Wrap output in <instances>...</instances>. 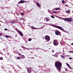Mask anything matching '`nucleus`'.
<instances>
[{
	"label": "nucleus",
	"instance_id": "obj_1",
	"mask_svg": "<svg viewBox=\"0 0 73 73\" xmlns=\"http://www.w3.org/2000/svg\"><path fill=\"white\" fill-rule=\"evenodd\" d=\"M55 66L58 69V71L60 72V70H61V67L62 66V63L60 61H57L55 62Z\"/></svg>",
	"mask_w": 73,
	"mask_h": 73
},
{
	"label": "nucleus",
	"instance_id": "obj_2",
	"mask_svg": "<svg viewBox=\"0 0 73 73\" xmlns=\"http://www.w3.org/2000/svg\"><path fill=\"white\" fill-rule=\"evenodd\" d=\"M53 27H55V28H58V29H60V30L62 31H63V32H66V31L64 30V29H63L62 27L60 26L56 25H53Z\"/></svg>",
	"mask_w": 73,
	"mask_h": 73
},
{
	"label": "nucleus",
	"instance_id": "obj_3",
	"mask_svg": "<svg viewBox=\"0 0 73 73\" xmlns=\"http://www.w3.org/2000/svg\"><path fill=\"white\" fill-rule=\"evenodd\" d=\"M64 20L68 21V22H72L73 21V19L72 18H66L64 19Z\"/></svg>",
	"mask_w": 73,
	"mask_h": 73
},
{
	"label": "nucleus",
	"instance_id": "obj_4",
	"mask_svg": "<svg viewBox=\"0 0 73 73\" xmlns=\"http://www.w3.org/2000/svg\"><path fill=\"white\" fill-rule=\"evenodd\" d=\"M45 38L46 40H47V41H49L50 40V36L48 35H46L45 37Z\"/></svg>",
	"mask_w": 73,
	"mask_h": 73
},
{
	"label": "nucleus",
	"instance_id": "obj_5",
	"mask_svg": "<svg viewBox=\"0 0 73 73\" xmlns=\"http://www.w3.org/2000/svg\"><path fill=\"white\" fill-rule=\"evenodd\" d=\"M53 44L54 45L56 46L58 45V42L56 40H55L53 41Z\"/></svg>",
	"mask_w": 73,
	"mask_h": 73
},
{
	"label": "nucleus",
	"instance_id": "obj_6",
	"mask_svg": "<svg viewBox=\"0 0 73 73\" xmlns=\"http://www.w3.org/2000/svg\"><path fill=\"white\" fill-rule=\"evenodd\" d=\"M17 32L18 33H19V35H20V36H21L23 37V36H24L23 35V33L22 32H21V31H20L19 30H17Z\"/></svg>",
	"mask_w": 73,
	"mask_h": 73
},
{
	"label": "nucleus",
	"instance_id": "obj_7",
	"mask_svg": "<svg viewBox=\"0 0 73 73\" xmlns=\"http://www.w3.org/2000/svg\"><path fill=\"white\" fill-rule=\"evenodd\" d=\"M26 1H24V0H21L19 1L18 3V4H22L23 3H25Z\"/></svg>",
	"mask_w": 73,
	"mask_h": 73
},
{
	"label": "nucleus",
	"instance_id": "obj_8",
	"mask_svg": "<svg viewBox=\"0 0 73 73\" xmlns=\"http://www.w3.org/2000/svg\"><path fill=\"white\" fill-rule=\"evenodd\" d=\"M55 33L56 35H60V33L58 31H55Z\"/></svg>",
	"mask_w": 73,
	"mask_h": 73
},
{
	"label": "nucleus",
	"instance_id": "obj_9",
	"mask_svg": "<svg viewBox=\"0 0 73 73\" xmlns=\"http://www.w3.org/2000/svg\"><path fill=\"white\" fill-rule=\"evenodd\" d=\"M44 21H46H46H49V18L47 17L45 18L44 19Z\"/></svg>",
	"mask_w": 73,
	"mask_h": 73
},
{
	"label": "nucleus",
	"instance_id": "obj_10",
	"mask_svg": "<svg viewBox=\"0 0 73 73\" xmlns=\"http://www.w3.org/2000/svg\"><path fill=\"white\" fill-rule=\"evenodd\" d=\"M36 5L37 6V7H39V8H40V7H41L40 6V4L38 3H36Z\"/></svg>",
	"mask_w": 73,
	"mask_h": 73
},
{
	"label": "nucleus",
	"instance_id": "obj_11",
	"mask_svg": "<svg viewBox=\"0 0 73 73\" xmlns=\"http://www.w3.org/2000/svg\"><path fill=\"white\" fill-rule=\"evenodd\" d=\"M31 28L33 29H36V28L35 27H34L32 26H31Z\"/></svg>",
	"mask_w": 73,
	"mask_h": 73
},
{
	"label": "nucleus",
	"instance_id": "obj_12",
	"mask_svg": "<svg viewBox=\"0 0 73 73\" xmlns=\"http://www.w3.org/2000/svg\"><path fill=\"white\" fill-rule=\"evenodd\" d=\"M20 57L21 58H25V56L23 55H21Z\"/></svg>",
	"mask_w": 73,
	"mask_h": 73
},
{
	"label": "nucleus",
	"instance_id": "obj_13",
	"mask_svg": "<svg viewBox=\"0 0 73 73\" xmlns=\"http://www.w3.org/2000/svg\"><path fill=\"white\" fill-rule=\"evenodd\" d=\"M5 37L6 38H10L11 37V36L7 35H5Z\"/></svg>",
	"mask_w": 73,
	"mask_h": 73
},
{
	"label": "nucleus",
	"instance_id": "obj_14",
	"mask_svg": "<svg viewBox=\"0 0 73 73\" xmlns=\"http://www.w3.org/2000/svg\"><path fill=\"white\" fill-rule=\"evenodd\" d=\"M58 12H59V11H53V13H58Z\"/></svg>",
	"mask_w": 73,
	"mask_h": 73
},
{
	"label": "nucleus",
	"instance_id": "obj_15",
	"mask_svg": "<svg viewBox=\"0 0 73 73\" xmlns=\"http://www.w3.org/2000/svg\"><path fill=\"white\" fill-rule=\"evenodd\" d=\"M11 23V24H15V22L14 21H11L10 22Z\"/></svg>",
	"mask_w": 73,
	"mask_h": 73
},
{
	"label": "nucleus",
	"instance_id": "obj_16",
	"mask_svg": "<svg viewBox=\"0 0 73 73\" xmlns=\"http://www.w3.org/2000/svg\"><path fill=\"white\" fill-rule=\"evenodd\" d=\"M31 70H32V68H30L28 69V70H27V71L29 72V71H31Z\"/></svg>",
	"mask_w": 73,
	"mask_h": 73
},
{
	"label": "nucleus",
	"instance_id": "obj_17",
	"mask_svg": "<svg viewBox=\"0 0 73 73\" xmlns=\"http://www.w3.org/2000/svg\"><path fill=\"white\" fill-rule=\"evenodd\" d=\"M62 2L63 4H65V2L64 0H62Z\"/></svg>",
	"mask_w": 73,
	"mask_h": 73
},
{
	"label": "nucleus",
	"instance_id": "obj_18",
	"mask_svg": "<svg viewBox=\"0 0 73 73\" xmlns=\"http://www.w3.org/2000/svg\"><path fill=\"white\" fill-rule=\"evenodd\" d=\"M66 13H70V11H66Z\"/></svg>",
	"mask_w": 73,
	"mask_h": 73
},
{
	"label": "nucleus",
	"instance_id": "obj_19",
	"mask_svg": "<svg viewBox=\"0 0 73 73\" xmlns=\"http://www.w3.org/2000/svg\"><path fill=\"white\" fill-rule=\"evenodd\" d=\"M31 40H32V38H30L28 39L29 41H31Z\"/></svg>",
	"mask_w": 73,
	"mask_h": 73
},
{
	"label": "nucleus",
	"instance_id": "obj_20",
	"mask_svg": "<svg viewBox=\"0 0 73 73\" xmlns=\"http://www.w3.org/2000/svg\"><path fill=\"white\" fill-rule=\"evenodd\" d=\"M20 59V57L17 56V59Z\"/></svg>",
	"mask_w": 73,
	"mask_h": 73
},
{
	"label": "nucleus",
	"instance_id": "obj_21",
	"mask_svg": "<svg viewBox=\"0 0 73 73\" xmlns=\"http://www.w3.org/2000/svg\"><path fill=\"white\" fill-rule=\"evenodd\" d=\"M3 58L2 57H0V60H3Z\"/></svg>",
	"mask_w": 73,
	"mask_h": 73
},
{
	"label": "nucleus",
	"instance_id": "obj_22",
	"mask_svg": "<svg viewBox=\"0 0 73 73\" xmlns=\"http://www.w3.org/2000/svg\"><path fill=\"white\" fill-rule=\"evenodd\" d=\"M61 57H62V58H64V57H65V56H64L62 55L61 56Z\"/></svg>",
	"mask_w": 73,
	"mask_h": 73
},
{
	"label": "nucleus",
	"instance_id": "obj_23",
	"mask_svg": "<svg viewBox=\"0 0 73 73\" xmlns=\"http://www.w3.org/2000/svg\"><path fill=\"white\" fill-rule=\"evenodd\" d=\"M51 17H52V18H54V17L52 16V15H51Z\"/></svg>",
	"mask_w": 73,
	"mask_h": 73
},
{
	"label": "nucleus",
	"instance_id": "obj_24",
	"mask_svg": "<svg viewBox=\"0 0 73 73\" xmlns=\"http://www.w3.org/2000/svg\"><path fill=\"white\" fill-rule=\"evenodd\" d=\"M18 55H19V56H20L22 55L21 54H20V53H19L18 54Z\"/></svg>",
	"mask_w": 73,
	"mask_h": 73
},
{
	"label": "nucleus",
	"instance_id": "obj_25",
	"mask_svg": "<svg viewBox=\"0 0 73 73\" xmlns=\"http://www.w3.org/2000/svg\"><path fill=\"white\" fill-rule=\"evenodd\" d=\"M69 68L71 69H73V68H72V67H71L70 66Z\"/></svg>",
	"mask_w": 73,
	"mask_h": 73
},
{
	"label": "nucleus",
	"instance_id": "obj_26",
	"mask_svg": "<svg viewBox=\"0 0 73 73\" xmlns=\"http://www.w3.org/2000/svg\"><path fill=\"white\" fill-rule=\"evenodd\" d=\"M21 15L22 16H23V15H24V13H21Z\"/></svg>",
	"mask_w": 73,
	"mask_h": 73
},
{
	"label": "nucleus",
	"instance_id": "obj_27",
	"mask_svg": "<svg viewBox=\"0 0 73 73\" xmlns=\"http://www.w3.org/2000/svg\"><path fill=\"white\" fill-rule=\"evenodd\" d=\"M15 59H17V56H15Z\"/></svg>",
	"mask_w": 73,
	"mask_h": 73
},
{
	"label": "nucleus",
	"instance_id": "obj_28",
	"mask_svg": "<svg viewBox=\"0 0 73 73\" xmlns=\"http://www.w3.org/2000/svg\"><path fill=\"white\" fill-rule=\"evenodd\" d=\"M70 53H73V51H69Z\"/></svg>",
	"mask_w": 73,
	"mask_h": 73
},
{
	"label": "nucleus",
	"instance_id": "obj_29",
	"mask_svg": "<svg viewBox=\"0 0 73 73\" xmlns=\"http://www.w3.org/2000/svg\"><path fill=\"white\" fill-rule=\"evenodd\" d=\"M21 47L22 48H23V49H25V47L22 46Z\"/></svg>",
	"mask_w": 73,
	"mask_h": 73
},
{
	"label": "nucleus",
	"instance_id": "obj_30",
	"mask_svg": "<svg viewBox=\"0 0 73 73\" xmlns=\"http://www.w3.org/2000/svg\"><path fill=\"white\" fill-rule=\"evenodd\" d=\"M55 9H60V8H56Z\"/></svg>",
	"mask_w": 73,
	"mask_h": 73
},
{
	"label": "nucleus",
	"instance_id": "obj_31",
	"mask_svg": "<svg viewBox=\"0 0 73 73\" xmlns=\"http://www.w3.org/2000/svg\"><path fill=\"white\" fill-rule=\"evenodd\" d=\"M69 59L70 60H72V58H71V57H70V58H69Z\"/></svg>",
	"mask_w": 73,
	"mask_h": 73
},
{
	"label": "nucleus",
	"instance_id": "obj_32",
	"mask_svg": "<svg viewBox=\"0 0 73 73\" xmlns=\"http://www.w3.org/2000/svg\"><path fill=\"white\" fill-rule=\"evenodd\" d=\"M52 52H54V50H52Z\"/></svg>",
	"mask_w": 73,
	"mask_h": 73
},
{
	"label": "nucleus",
	"instance_id": "obj_33",
	"mask_svg": "<svg viewBox=\"0 0 73 73\" xmlns=\"http://www.w3.org/2000/svg\"><path fill=\"white\" fill-rule=\"evenodd\" d=\"M69 65V64H68V63H67V66H68Z\"/></svg>",
	"mask_w": 73,
	"mask_h": 73
},
{
	"label": "nucleus",
	"instance_id": "obj_34",
	"mask_svg": "<svg viewBox=\"0 0 73 73\" xmlns=\"http://www.w3.org/2000/svg\"><path fill=\"white\" fill-rule=\"evenodd\" d=\"M0 36H2V34L0 33Z\"/></svg>",
	"mask_w": 73,
	"mask_h": 73
},
{
	"label": "nucleus",
	"instance_id": "obj_35",
	"mask_svg": "<svg viewBox=\"0 0 73 73\" xmlns=\"http://www.w3.org/2000/svg\"><path fill=\"white\" fill-rule=\"evenodd\" d=\"M5 31H7V29H5Z\"/></svg>",
	"mask_w": 73,
	"mask_h": 73
},
{
	"label": "nucleus",
	"instance_id": "obj_36",
	"mask_svg": "<svg viewBox=\"0 0 73 73\" xmlns=\"http://www.w3.org/2000/svg\"><path fill=\"white\" fill-rule=\"evenodd\" d=\"M70 66V65H69V66H68V67H69Z\"/></svg>",
	"mask_w": 73,
	"mask_h": 73
},
{
	"label": "nucleus",
	"instance_id": "obj_37",
	"mask_svg": "<svg viewBox=\"0 0 73 73\" xmlns=\"http://www.w3.org/2000/svg\"><path fill=\"white\" fill-rule=\"evenodd\" d=\"M71 45H73V43H72L71 44Z\"/></svg>",
	"mask_w": 73,
	"mask_h": 73
},
{
	"label": "nucleus",
	"instance_id": "obj_38",
	"mask_svg": "<svg viewBox=\"0 0 73 73\" xmlns=\"http://www.w3.org/2000/svg\"><path fill=\"white\" fill-rule=\"evenodd\" d=\"M65 6H68V5H65Z\"/></svg>",
	"mask_w": 73,
	"mask_h": 73
},
{
	"label": "nucleus",
	"instance_id": "obj_39",
	"mask_svg": "<svg viewBox=\"0 0 73 73\" xmlns=\"http://www.w3.org/2000/svg\"><path fill=\"white\" fill-rule=\"evenodd\" d=\"M72 13H73V11H72Z\"/></svg>",
	"mask_w": 73,
	"mask_h": 73
},
{
	"label": "nucleus",
	"instance_id": "obj_40",
	"mask_svg": "<svg viewBox=\"0 0 73 73\" xmlns=\"http://www.w3.org/2000/svg\"><path fill=\"white\" fill-rule=\"evenodd\" d=\"M31 72H29V73H31Z\"/></svg>",
	"mask_w": 73,
	"mask_h": 73
},
{
	"label": "nucleus",
	"instance_id": "obj_41",
	"mask_svg": "<svg viewBox=\"0 0 73 73\" xmlns=\"http://www.w3.org/2000/svg\"><path fill=\"white\" fill-rule=\"evenodd\" d=\"M56 10H58V9H56Z\"/></svg>",
	"mask_w": 73,
	"mask_h": 73
},
{
	"label": "nucleus",
	"instance_id": "obj_42",
	"mask_svg": "<svg viewBox=\"0 0 73 73\" xmlns=\"http://www.w3.org/2000/svg\"><path fill=\"white\" fill-rule=\"evenodd\" d=\"M17 6H19V5H17Z\"/></svg>",
	"mask_w": 73,
	"mask_h": 73
},
{
	"label": "nucleus",
	"instance_id": "obj_43",
	"mask_svg": "<svg viewBox=\"0 0 73 73\" xmlns=\"http://www.w3.org/2000/svg\"><path fill=\"white\" fill-rule=\"evenodd\" d=\"M27 11H28V10H27Z\"/></svg>",
	"mask_w": 73,
	"mask_h": 73
}]
</instances>
